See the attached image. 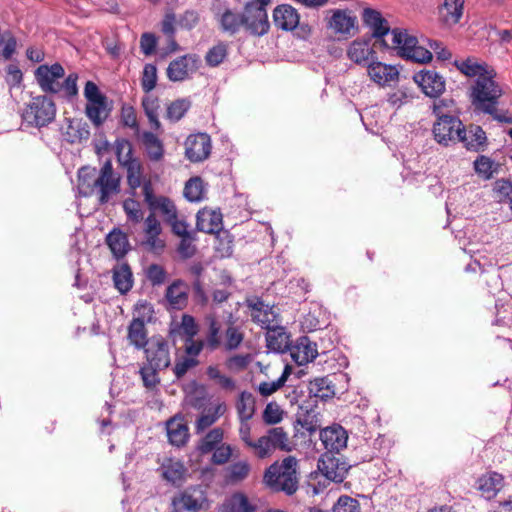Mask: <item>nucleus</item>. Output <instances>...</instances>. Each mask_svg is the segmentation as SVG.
<instances>
[{"label":"nucleus","mask_w":512,"mask_h":512,"mask_svg":"<svg viewBox=\"0 0 512 512\" xmlns=\"http://www.w3.org/2000/svg\"><path fill=\"white\" fill-rule=\"evenodd\" d=\"M78 190L84 197L95 196L99 205H105L121 191V177L114 171L112 161L106 160L99 171L82 167L78 171Z\"/></svg>","instance_id":"f257e3e1"},{"label":"nucleus","mask_w":512,"mask_h":512,"mask_svg":"<svg viewBox=\"0 0 512 512\" xmlns=\"http://www.w3.org/2000/svg\"><path fill=\"white\" fill-rule=\"evenodd\" d=\"M494 71L487 77L476 79L471 88V102L476 111L492 116L500 123L512 124V115L507 109H498L504 94L502 87L494 80Z\"/></svg>","instance_id":"f03ea898"},{"label":"nucleus","mask_w":512,"mask_h":512,"mask_svg":"<svg viewBox=\"0 0 512 512\" xmlns=\"http://www.w3.org/2000/svg\"><path fill=\"white\" fill-rule=\"evenodd\" d=\"M299 475L298 460L294 456H287L265 469L263 483L273 492L291 496L299 489Z\"/></svg>","instance_id":"7ed1b4c3"},{"label":"nucleus","mask_w":512,"mask_h":512,"mask_svg":"<svg viewBox=\"0 0 512 512\" xmlns=\"http://www.w3.org/2000/svg\"><path fill=\"white\" fill-rule=\"evenodd\" d=\"M205 325L209 326L210 330L215 329L217 332L219 342L217 350L236 351L245 339V332L241 326L236 324V319L232 313L228 314L224 322L216 314L210 313L205 316Z\"/></svg>","instance_id":"20e7f679"},{"label":"nucleus","mask_w":512,"mask_h":512,"mask_svg":"<svg viewBox=\"0 0 512 512\" xmlns=\"http://www.w3.org/2000/svg\"><path fill=\"white\" fill-rule=\"evenodd\" d=\"M391 43L382 40V46L397 50V54L407 60L416 63H428L432 60V53L418 45L415 36L408 34L407 30L394 28L391 31Z\"/></svg>","instance_id":"39448f33"},{"label":"nucleus","mask_w":512,"mask_h":512,"mask_svg":"<svg viewBox=\"0 0 512 512\" xmlns=\"http://www.w3.org/2000/svg\"><path fill=\"white\" fill-rule=\"evenodd\" d=\"M443 106V100L433 105V113L437 117L433 125V135L439 144L448 146L461 140V135H465V126L458 117L444 114Z\"/></svg>","instance_id":"423d86ee"},{"label":"nucleus","mask_w":512,"mask_h":512,"mask_svg":"<svg viewBox=\"0 0 512 512\" xmlns=\"http://www.w3.org/2000/svg\"><path fill=\"white\" fill-rule=\"evenodd\" d=\"M115 153L119 164L126 169L127 184L134 196L139 187L149 178H143V165L139 158L133 156L132 144L127 139H117Z\"/></svg>","instance_id":"0eeeda50"},{"label":"nucleus","mask_w":512,"mask_h":512,"mask_svg":"<svg viewBox=\"0 0 512 512\" xmlns=\"http://www.w3.org/2000/svg\"><path fill=\"white\" fill-rule=\"evenodd\" d=\"M55 116V103L45 95L33 97L23 113V119L36 127L47 126Z\"/></svg>","instance_id":"6e6552de"},{"label":"nucleus","mask_w":512,"mask_h":512,"mask_svg":"<svg viewBox=\"0 0 512 512\" xmlns=\"http://www.w3.org/2000/svg\"><path fill=\"white\" fill-rule=\"evenodd\" d=\"M276 450L284 452L292 450L288 433L283 427L270 428L265 435L258 438L255 457L263 460L271 457Z\"/></svg>","instance_id":"1a4fd4ad"},{"label":"nucleus","mask_w":512,"mask_h":512,"mask_svg":"<svg viewBox=\"0 0 512 512\" xmlns=\"http://www.w3.org/2000/svg\"><path fill=\"white\" fill-rule=\"evenodd\" d=\"M143 196L144 201L150 210L149 214L156 216V212H159L163 217V221L167 223L169 220L174 219L178 213L175 203L166 196L156 195L151 179L145 180L143 183Z\"/></svg>","instance_id":"9d476101"},{"label":"nucleus","mask_w":512,"mask_h":512,"mask_svg":"<svg viewBox=\"0 0 512 512\" xmlns=\"http://www.w3.org/2000/svg\"><path fill=\"white\" fill-rule=\"evenodd\" d=\"M206 499L200 485L187 487L172 498L173 512H198L203 509Z\"/></svg>","instance_id":"9b49d317"},{"label":"nucleus","mask_w":512,"mask_h":512,"mask_svg":"<svg viewBox=\"0 0 512 512\" xmlns=\"http://www.w3.org/2000/svg\"><path fill=\"white\" fill-rule=\"evenodd\" d=\"M243 27L253 36L267 34L270 29L267 9L256 7L254 2H247L243 10Z\"/></svg>","instance_id":"f8f14e48"},{"label":"nucleus","mask_w":512,"mask_h":512,"mask_svg":"<svg viewBox=\"0 0 512 512\" xmlns=\"http://www.w3.org/2000/svg\"><path fill=\"white\" fill-rule=\"evenodd\" d=\"M144 239L141 246L154 255H161L165 248L166 242L160 237L162 233V226L157 217L149 214L144 219Z\"/></svg>","instance_id":"ddd939ff"},{"label":"nucleus","mask_w":512,"mask_h":512,"mask_svg":"<svg viewBox=\"0 0 512 512\" xmlns=\"http://www.w3.org/2000/svg\"><path fill=\"white\" fill-rule=\"evenodd\" d=\"M318 468L322 474L334 482H342L348 473L349 466L339 452H325L318 461Z\"/></svg>","instance_id":"4468645a"},{"label":"nucleus","mask_w":512,"mask_h":512,"mask_svg":"<svg viewBox=\"0 0 512 512\" xmlns=\"http://www.w3.org/2000/svg\"><path fill=\"white\" fill-rule=\"evenodd\" d=\"M65 75L64 68L60 63H54L51 66L40 65L35 71V78L40 88L45 93H59L61 91L59 79Z\"/></svg>","instance_id":"2eb2a0df"},{"label":"nucleus","mask_w":512,"mask_h":512,"mask_svg":"<svg viewBox=\"0 0 512 512\" xmlns=\"http://www.w3.org/2000/svg\"><path fill=\"white\" fill-rule=\"evenodd\" d=\"M144 351L148 364L153 367L165 369L170 365L168 343L162 336H152Z\"/></svg>","instance_id":"dca6fc26"},{"label":"nucleus","mask_w":512,"mask_h":512,"mask_svg":"<svg viewBox=\"0 0 512 512\" xmlns=\"http://www.w3.org/2000/svg\"><path fill=\"white\" fill-rule=\"evenodd\" d=\"M244 303L251 312L252 322L263 329L270 328V325L275 322L276 314L273 311V306L265 303L260 297L248 296Z\"/></svg>","instance_id":"f3484780"},{"label":"nucleus","mask_w":512,"mask_h":512,"mask_svg":"<svg viewBox=\"0 0 512 512\" xmlns=\"http://www.w3.org/2000/svg\"><path fill=\"white\" fill-rule=\"evenodd\" d=\"M200 59L196 54H186L171 61L167 68V77L173 82L185 80L189 74L199 68Z\"/></svg>","instance_id":"a211bd4d"},{"label":"nucleus","mask_w":512,"mask_h":512,"mask_svg":"<svg viewBox=\"0 0 512 512\" xmlns=\"http://www.w3.org/2000/svg\"><path fill=\"white\" fill-rule=\"evenodd\" d=\"M211 152V139L206 133L191 134L185 141V156L191 162L207 159Z\"/></svg>","instance_id":"6ab92c4d"},{"label":"nucleus","mask_w":512,"mask_h":512,"mask_svg":"<svg viewBox=\"0 0 512 512\" xmlns=\"http://www.w3.org/2000/svg\"><path fill=\"white\" fill-rule=\"evenodd\" d=\"M413 80L430 98H437L445 91V80L434 70H422L413 76Z\"/></svg>","instance_id":"aec40b11"},{"label":"nucleus","mask_w":512,"mask_h":512,"mask_svg":"<svg viewBox=\"0 0 512 512\" xmlns=\"http://www.w3.org/2000/svg\"><path fill=\"white\" fill-rule=\"evenodd\" d=\"M197 230L207 234H217L223 229V215L219 209L203 208L196 215Z\"/></svg>","instance_id":"412c9836"},{"label":"nucleus","mask_w":512,"mask_h":512,"mask_svg":"<svg viewBox=\"0 0 512 512\" xmlns=\"http://www.w3.org/2000/svg\"><path fill=\"white\" fill-rule=\"evenodd\" d=\"M367 73L370 79L379 86L389 85L393 81H397L399 70L394 65L382 63L373 60L367 66Z\"/></svg>","instance_id":"4be33fe9"},{"label":"nucleus","mask_w":512,"mask_h":512,"mask_svg":"<svg viewBox=\"0 0 512 512\" xmlns=\"http://www.w3.org/2000/svg\"><path fill=\"white\" fill-rule=\"evenodd\" d=\"M348 435L346 430L340 425L326 427L320 431V440L326 449V452H339L347 445Z\"/></svg>","instance_id":"5701e85b"},{"label":"nucleus","mask_w":512,"mask_h":512,"mask_svg":"<svg viewBox=\"0 0 512 512\" xmlns=\"http://www.w3.org/2000/svg\"><path fill=\"white\" fill-rule=\"evenodd\" d=\"M290 355L298 365H304L313 361L318 356L317 344L307 336H301L290 348Z\"/></svg>","instance_id":"b1692460"},{"label":"nucleus","mask_w":512,"mask_h":512,"mask_svg":"<svg viewBox=\"0 0 512 512\" xmlns=\"http://www.w3.org/2000/svg\"><path fill=\"white\" fill-rule=\"evenodd\" d=\"M504 485V476L495 471L486 472L482 474L477 480V489L487 500L494 499L503 489Z\"/></svg>","instance_id":"393cba45"},{"label":"nucleus","mask_w":512,"mask_h":512,"mask_svg":"<svg viewBox=\"0 0 512 512\" xmlns=\"http://www.w3.org/2000/svg\"><path fill=\"white\" fill-rule=\"evenodd\" d=\"M184 342L185 353L193 358H196L204 348L210 352H214L219 345L216 330H210L209 326H206L204 339L195 340L191 338V340L185 339Z\"/></svg>","instance_id":"a878e982"},{"label":"nucleus","mask_w":512,"mask_h":512,"mask_svg":"<svg viewBox=\"0 0 512 512\" xmlns=\"http://www.w3.org/2000/svg\"><path fill=\"white\" fill-rule=\"evenodd\" d=\"M363 22L372 30V36L376 38L375 43L379 42L382 45V40L385 35L390 32L388 21L381 15V13L372 8H365L363 11Z\"/></svg>","instance_id":"bb28decb"},{"label":"nucleus","mask_w":512,"mask_h":512,"mask_svg":"<svg viewBox=\"0 0 512 512\" xmlns=\"http://www.w3.org/2000/svg\"><path fill=\"white\" fill-rule=\"evenodd\" d=\"M300 16L297 10L289 4L278 5L273 10V21L278 29L292 31L299 24Z\"/></svg>","instance_id":"cd10ccee"},{"label":"nucleus","mask_w":512,"mask_h":512,"mask_svg":"<svg viewBox=\"0 0 512 512\" xmlns=\"http://www.w3.org/2000/svg\"><path fill=\"white\" fill-rule=\"evenodd\" d=\"M216 19L220 30L230 36L236 35L243 27V12H237L229 7L223 11L219 10Z\"/></svg>","instance_id":"c85d7f7f"},{"label":"nucleus","mask_w":512,"mask_h":512,"mask_svg":"<svg viewBox=\"0 0 512 512\" xmlns=\"http://www.w3.org/2000/svg\"><path fill=\"white\" fill-rule=\"evenodd\" d=\"M189 286L181 280H174L166 289L165 298L173 309L182 310L188 304Z\"/></svg>","instance_id":"c756f323"},{"label":"nucleus","mask_w":512,"mask_h":512,"mask_svg":"<svg viewBox=\"0 0 512 512\" xmlns=\"http://www.w3.org/2000/svg\"><path fill=\"white\" fill-rule=\"evenodd\" d=\"M332 13L328 19L327 28L333 30L335 34L349 35L355 28L357 18L352 16L347 10H330Z\"/></svg>","instance_id":"7c9ffc66"},{"label":"nucleus","mask_w":512,"mask_h":512,"mask_svg":"<svg viewBox=\"0 0 512 512\" xmlns=\"http://www.w3.org/2000/svg\"><path fill=\"white\" fill-rule=\"evenodd\" d=\"M166 431L170 444L184 446L189 439V428L183 417L174 416L166 422Z\"/></svg>","instance_id":"2f4dec72"},{"label":"nucleus","mask_w":512,"mask_h":512,"mask_svg":"<svg viewBox=\"0 0 512 512\" xmlns=\"http://www.w3.org/2000/svg\"><path fill=\"white\" fill-rule=\"evenodd\" d=\"M347 55L354 63L364 66L377 59L376 52L370 46V40H354L348 48Z\"/></svg>","instance_id":"473e14b6"},{"label":"nucleus","mask_w":512,"mask_h":512,"mask_svg":"<svg viewBox=\"0 0 512 512\" xmlns=\"http://www.w3.org/2000/svg\"><path fill=\"white\" fill-rule=\"evenodd\" d=\"M266 335L267 347L275 352L284 353L290 351L292 346L290 335L285 331L283 327L270 325V328Z\"/></svg>","instance_id":"72a5a7b5"},{"label":"nucleus","mask_w":512,"mask_h":512,"mask_svg":"<svg viewBox=\"0 0 512 512\" xmlns=\"http://www.w3.org/2000/svg\"><path fill=\"white\" fill-rule=\"evenodd\" d=\"M455 67L467 77H475L481 79L487 77L494 72V69L487 65L485 62H479L474 57H468L465 60H456Z\"/></svg>","instance_id":"f704fd0d"},{"label":"nucleus","mask_w":512,"mask_h":512,"mask_svg":"<svg viewBox=\"0 0 512 512\" xmlns=\"http://www.w3.org/2000/svg\"><path fill=\"white\" fill-rule=\"evenodd\" d=\"M465 148L469 151H484L488 141L485 131L481 126L470 125L469 129L465 128V135H461V140Z\"/></svg>","instance_id":"c9c22d12"},{"label":"nucleus","mask_w":512,"mask_h":512,"mask_svg":"<svg viewBox=\"0 0 512 512\" xmlns=\"http://www.w3.org/2000/svg\"><path fill=\"white\" fill-rule=\"evenodd\" d=\"M226 411L227 406L224 402L205 408L195 421L196 434H200L207 428L211 427L221 416L225 414Z\"/></svg>","instance_id":"e433bc0d"},{"label":"nucleus","mask_w":512,"mask_h":512,"mask_svg":"<svg viewBox=\"0 0 512 512\" xmlns=\"http://www.w3.org/2000/svg\"><path fill=\"white\" fill-rule=\"evenodd\" d=\"M106 244L116 259L123 258L131 248L127 234L119 228H114L106 236Z\"/></svg>","instance_id":"4c0bfd02"},{"label":"nucleus","mask_w":512,"mask_h":512,"mask_svg":"<svg viewBox=\"0 0 512 512\" xmlns=\"http://www.w3.org/2000/svg\"><path fill=\"white\" fill-rule=\"evenodd\" d=\"M332 375L318 377L309 382V393L321 400L333 398L336 394V386Z\"/></svg>","instance_id":"58836bf2"},{"label":"nucleus","mask_w":512,"mask_h":512,"mask_svg":"<svg viewBox=\"0 0 512 512\" xmlns=\"http://www.w3.org/2000/svg\"><path fill=\"white\" fill-rule=\"evenodd\" d=\"M141 142L150 161L159 162L163 159V142L153 132L144 131L141 135Z\"/></svg>","instance_id":"ea45409f"},{"label":"nucleus","mask_w":512,"mask_h":512,"mask_svg":"<svg viewBox=\"0 0 512 512\" xmlns=\"http://www.w3.org/2000/svg\"><path fill=\"white\" fill-rule=\"evenodd\" d=\"M113 283L121 294H126L132 289L133 274L128 263H121L113 268Z\"/></svg>","instance_id":"a19ab883"},{"label":"nucleus","mask_w":512,"mask_h":512,"mask_svg":"<svg viewBox=\"0 0 512 512\" xmlns=\"http://www.w3.org/2000/svg\"><path fill=\"white\" fill-rule=\"evenodd\" d=\"M127 338L137 349H144L149 343L145 323L141 318H134L128 326Z\"/></svg>","instance_id":"79ce46f5"},{"label":"nucleus","mask_w":512,"mask_h":512,"mask_svg":"<svg viewBox=\"0 0 512 512\" xmlns=\"http://www.w3.org/2000/svg\"><path fill=\"white\" fill-rule=\"evenodd\" d=\"M226 512H256L258 505L255 499H250L243 492L232 494L225 503Z\"/></svg>","instance_id":"37998d69"},{"label":"nucleus","mask_w":512,"mask_h":512,"mask_svg":"<svg viewBox=\"0 0 512 512\" xmlns=\"http://www.w3.org/2000/svg\"><path fill=\"white\" fill-rule=\"evenodd\" d=\"M224 430L216 427L208 431L197 443L196 449L201 455L211 453L223 443Z\"/></svg>","instance_id":"c03bdc74"},{"label":"nucleus","mask_w":512,"mask_h":512,"mask_svg":"<svg viewBox=\"0 0 512 512\" xmlns=\"http://www.w3.org/2000/svg\"><path fill=\"white\" fill-rule=\"evenodd\" d=\"M141 105L145 112V115L148 118L151 128L154 129L155 131L160 130L161 123L159 121V98L148 93L146 96L142 98Z\"/></svg>","instance_id":"a18cd8bd"},{"label":"nucleus","mask_w":512,"mask_h":512,"mask_svg":"<svg viewBox=\"0 0 512 512\" xmlns=\"http://www.w3.org/2000/svg\"><path fill=\"white\" fill-rule=\"evenodd\" d=\"M251 465L246 460H240L230 464L225 469V481L229 484L243 482L250 474Z\"/></svg>","instance_id":"49530a36"},{"label":"nucleus","mask_w":512,"mask_h":512,"mask_svg":"<svg viewBox=\"0 0 512 512\" xmlns=\"http://www.w3.org/2000/svg\"><path fill=\"white\" fill-rule=\"evenodd\" d=\"M86 115L96 126H101L109 116L110 109L107 107V100H96L86 104Z\"/></svg>","instance_id":"de8ad7c7"},{"label":"nucleus","mask_w":512,"mask_h":512,"mask_svg":"<svg viewBox=\"0 0 512 512\" xmlns=\"http://www.w3.org/2000/svg\"><path fill=\"white\" fill-rule=\"evenodd\" d=\"M198 333V325L193 316L184 314L178 327L170 330V337L175 340L177 336L189 339L194 338Z\"/></svg>","instance_id":"09e8293b"},{"label":"nucleus","mask_w":512,"mask_h":512,"mask_svg":"<svg viewBox=\"0 0 512 512\" xmlns=\"http://www.w3.org/2000/svg\"><path fill=\"white\" fill-rule=\"evenodd\" d=\"M236 408L240 422L249 421L255 413V398L252 393L247 391L241 392Z\"/></svg>","instance_id":"8fccbe9b"},{"label":"nucleus","mask_w":512,"mask_h":512,"mask_svg":"<svg viewBox=\"0 0 512 512\" xmlns=\"http://www.w3.org/2000/svg\"><path fill=\"white\" fill-rule=\"evenodd\" d=\"M464 0H445L440 10L447 24H457L463 14Z\"/></svg>","instance_id":"3c124183"},{"label":"nucleus","mask_w":512,"mask_h":512,"mask_svg":"<svg viewBox=\"0 0 512 512\" xmlns=\"http://www.w3.org/2000/svg\"><path fill=\"white\" fill-rule=\"evenodd\" d=\"M206 375L211 381L224 390L232 391L236 387L235 381L231 377L222 374L216 365L208 366L206 368Z\"/></svg>","instance_id":"603ef678"},{"label":"nucleus","mask_w":512,"mask_h":512,"mask_svg":"<svg viewBox=\"0 0 512 512\" xmlns=\"http://www.w3.org/2000/svg\"><path fill=\"white\" fill-rule=\"evenodd\" d=\"M191 107L188 99H177L171 102L166 109V118L170 122H178L181 120Z\"/></svg>","instance_id":"864d4df0"},{"label":"nucleus","mask_w":512,"mask_h":512,"mask_svg":"<svg viewBox=\"0 0 512 512\" xmlns=\"http://www.w3.org/2000/svg\"><path fill=\"white\" fill-rule=\"evenodd\" d=\"M184 196L190 202H198L203 199L204 186L200 177L190 178L184 187Z\"/></svg>","instance_id":"5fc2aeb1"},{"label":"nucleus","mask_w":512,"mask_h":512,"mask_svg":"<svg viewBox=\"0 0 512 512\" xmlns=\"http://www.w3.org/2000/svg\"><path fill=\"white\" fill-rule=\"evenodd\" d=\"M474 169L480 177L488 180L493 177L495 172H497V165L491 158L485 155H480L474 161Z\"/></svg>","instance_id":"6e6d98bb"},{"label":"nucleus","mask_w":512,"mask_h":512,"mask_svg":"<svg viewBox=\"0 0 512 512\" xmlns=\"http://www.w3.org/2000/svg\"><path fill=\"white\" fill-rule=\"evenodd\" d=\"M290 373L291 367L286 365L282 375L276 381L260 383L258 388L259 393L265 397L272 395L285 384Z\"/></svg>","instance_id":"4d7b16f0"},{"label":"nucleus","mask_w":512,"mask_h":512,"mask_svg":"<svg viewBox=\"0 0 512 512\" xmlns=\"http://www.w3.org/2000/svg\"><path fill=\"white\" fill-rule=\"evenodd\" d=\"M227 53V45L224 42H219L217 45L211 47L206 53V64L210 67H216L220 65L226 58Z\"/></svg>","instance_id":"13d9d810"},{"label":"nucleus","mask_w":512,"mask_h":512,"mask_svg":"<svg viewBox=\"0 0 512 512\" xmlns=\"http://www.w3.org/2000/svg\"><path fill=\"white\" fill-rule=\"evenodd\" d=\"M157 84V68L154 64H145L141 77L142 90L148 94L150 93Z\"/></svg>","instance_id":"bf43d9fd"},{"label":"nucleus","mask_w":512,"mask_h":512,"mask_svg":"<svg viewBox=\"0 0 512 512\" xmlns=\"http://www.w3.org/2000/svg\"><path fill=\"white\" fill-rule=\"evenodd\" d=\"M333 512H361L360 503L355 498L348 495H342L334 504Z\"/></svg>","instance_id":"052dcab7"},{"label":"nucleus","mask_w":512,"mask_h":512,"mask_svg":"<svg viewBox=\"0 0 512 512\" xmlns=\"http://www.w3.org/2000/svg\"><path fill=\"white\" fill-rule=\"evenodd\" d=\"M146 278L152 286H160L166 281L167 272L163 266L153 263L146 269Z\"/></svg>","instance_id":"680f3d73"},{"label":"nucleus","mask_w":512,"mask_h":512,"mask_svg":"<svg viewBox=\"0 0 512 512\" xmlns=\"http://www.w3.org/2000/svg\"><path fill=\"white\" fill-rule=\"evenodd\" d=\"M123 210L127 215V219L133 223H139L143 220V212L140 203L133 198H128L123 202Z\"/></svg>","instance_id":"e2e57ef3"},{"label":"nucleus","mask_w":512,"mask_h":512,"mask_svg":"<svg viewBox=\"0 0 512 512\" xmlns=\"http://www.w3.org/2000/svg\"><path fill=\"white\" fill-rule=\"evenodd\" d=\"M211 463L214 465H224L228 463L233 455V448L230 444L222 443L212 451Z\"/></svg>","instance_id":"0e129e2a"},{"label":"nucleus","mask_w":512,"mask_h":512,"mask_svg":"<svg viewBox=\"0 0 512 512\" xmlns=\"http://www.w3.org/2000/svg\"><path fill=\"white\" fill-rule=\"evenodd\" d=\"M262 417L265 424L274 425L281 422L283 411L278 404L270 402L266 405Z\"/></svg>","instance_id":"69168bd1"},{"label":"nucleus","mask_w":512,"mask_h":512,"mask_svg":"<svg viewBox=\"0 0 512 512\" xmlns=\"http://www.w3.org/2000/svg\"><path fill=\"white\" fill-rule=\"evenodd\" d=\"M195 239L196 238H195L194 233H191V234H188L185 236H180V242L177 247V251L181 255L182 258L188 259V258H191L192 256H194V254L196 253V247L193 244Z\"/></svg>","instance_id":"338daca9"},{"label":"nucleus","mask_w":512,"mask_h":512,"mask_svg":"<svg viewBox=\"0 0 512 512\" xmlns=\"http://www.w3.org/2000/svg\"><path fill=\"white\" fill-rule=\"evenodd\" d=\"M499 201H506L512 199V181L506 179H498L494 183L493 188Z\"/></svg>","instance_id":"774afa93"}]
</instances>
